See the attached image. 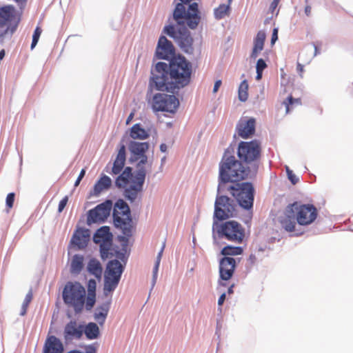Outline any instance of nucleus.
Here are the masks:
<instances>
[{
	"label": "nucleus",
	"mask_w": 353,
	"mask_h": 353,
	"mask_svg": "<svg viewBox=\"0 0 353 353\" xmlns=\"http://www.w3.org/2000/svg\"><path fill=\"white\" fill-rule=\"evenodd\" d=\"M128 148L137 159H141L137 163V173L133 176L132 168L126 167L117 178L115 184L118 188H125V196L128 200L133 201L143 189L146 174L144 165L148 162V157L145 155V153L149 148V144L147 142L140 143L132 141L129 143Z\"/></svg>",
	"instance_id": "obj_1"
},
{
	"label": "nucleus",
	"mask_w": 353,
	"mask_h": 353,
	"mask_svg": "<svg viewBox=\"0 0 353 353\" xmlns=\"http://www.w3.org/2000/svg\"><path fill=\"white\" fill-rule=\"evenodd\" d=\"M168 73L177 87H184L190 82L192 65L181 56L172 59L169 67L165 63H157L150 81V92H152L154 88L160 91L168 90Z\"/></svg>",
	"instance_id": "obj_2"
},
{
	"label": "nucleus",
	"mask_w": 353,
	"mask_h": 353,
	"mask_svg": "<svg viewBox=\"0 0 353 353\" xmlns=\"http://www.w3.org/2000/svg\"><path fill=\"white\" fill-rule=\"evenodd\" d=\"M250 171L229 151H225L219 164V179L223 183H236L247 178Z\"/></svg>",
	"instance_id": "obj_3"
},
{
	"label": "nucleus",
	"mask_w": 353,
	"mask_h": 353,
	"mask_svg": "<svg viewBox=\"0 0 353 353\" xmlns=\"http://www.w3.org/2000/svg\"><path fill=\"white\" fill-rule=\"evenodd\" d=\"M181 3L176 5L173 12L174 19L177 24L183 26L187 25L191 29H195L200 22L201 17L198 9V4L192 3L186 9L185 4L189 3L192 0H180Z\"/></svg>",
	"instance_id": "obj_4"
},
{
	"label": "nucleus",
	"mask_w": 353,
	"mask_h": 353,
	"mask_svg": "<svg viewBox=\"0 0 353 353\" xmlns=\"http://www.w3.org/2000/svg\"><path fill=\"white\" fill-rule=\"evenodd\" d=\"M63 299L68 306L72 307L75 312L82 311L86 304L85 288L79 282H68L63 290Z\"/></svg>",
	"instance_id": "obj_5"
},
{
	"label": "nucleus",
	"mask_w": 353,
	"mask_h": 353,
	"mask_svg": "<svg viewBox=\"0 0 353 353\" xmlns=\"http://www.w3.org/2000/svg\"><path fill=\"white\" fill-rule=\"evenodd\" d=\"M113 219L115 227L120 228L127 236L132 234V219L130 208L122 199L118 200L113 210Z\"/></svg>",
	"instance_id": "obj_6"
},
{
	"label": "nucleus",
	"mask_w": 353,
	"mask_h": 353,
	"mask_svg": "<svg viewBox=\"0 0 353 353\" xmlns=\"http://www.w3.org/2000/svg\"><path fill=\"white\" fill-rule=\"evenodd\" d=\"M19 19L17 17L16 10L12 5L0 8V38L6 34H12L17 30Z\"/></svg>",
	"instance_id": "obj_7"
},
{
	"label": "nucleus",
	"mask_w": 353,
	"mask_h": 353,
	"mask_svg": "<svg viewBox=\"0 0 353 353\" xmlns=\"http://www.w3.org/2000/svg\"><path fill=\"white\" fill-rule=\"evenodd\" d=\"M292 211L300 225H308L312 223L318 215L317 209L312 204H301L296 201L289 204L288 212Z\"/></svg>",
	"instance_id": "obj_8"
},
{
	"label": "nucleus",
	"mask_w": 353,
	"mask_h": 353,
	"mask_svg": "<svg viewBox=\"0 0 353 353\" xmlns=\"http://www.w3.org/2000/svg\"><path fill=\"white\" fill-rule=\"evenodd\" d=\"M229 190L242 208L248 210L252 208L254 190L252 183H237L236 186H230Z\"/></svg>",
	"instance_id": "obj_9"
},
{
	"label": "nucleus",
	"mask_w": 353,
	"mask_h": 353,
	"mask_svg": "<svg viewBox=\"0 0 353 353\" xmlns=\"http://www.w3.org/2000/svg\"><path fill=\"white\" fill-rule=\"evenodd\" d=\"M164 31L169 37L174 39L184 52L193 53V39L187 28L183 27L176 30L174 26H168L165 28Z\"/></svg>",
	"instance_id": "obj_10"
},
{
	"label": "nucleus",
	"mask_w": 353,
	"mask_h": 353,
	"mask_svg": "<svg viewBox=\"0 0 353 353\" xmlns=\"http://www.w3.org/2000/svg\"><path fill=\"white\" fill-rule=\"evenodd\" d=\"M123 270V267L118 260H112L108 263L105 274V294L112 292L117 287Z\"/></svg>",
	"instance_id": "obj_11"
},
{
	"label": "nucleus",
	"mask_w": 353,
	"mask_h": 353,
	"mask_svg": "<svg viewBox=\"0 0 353 353\" xmlns=\"http://www.w3.org/2000/svg\"><path fill=\"white\" fill-rule=\"evenodd\" d=\"M179 105V101L174 95L158 93L153 96L152 107L154 112L174 113Z\"/></svg>",
	"instance_id": "obj_12"
},
{
	"label": "nucleus",
	"mask_w": 353,
	"mask_h": 353,
	"mask_svg": "<svg viewBox=\"0 0 353 353\" xmlns=\"http://www.w3.org/2000/svg\"><path fill=\"white\" fill-rule=\"evenodd\" d=\"M261 143L258 140L241 141L238 148V155L245 162L257 161L261 157Z\"/></svg>",
	"instance_id": "obj_13"
},
{
	"label": "nucleus",
	"mask_w": 353,
	"mask_h": 353,
	"mask_svg": "<svg viewBox=\"0 0 353 353\" xmlns=\"http://www.w3.org/2000/svg\"><path fill=\"white\" fill-rule=\"evenodd\" d=\"M218 232L221 237L238 243H242L245 236L244 228L234 221H226L221 224Z\"/></svg>",
	"instance_id": "obj_14"
},
{
	"label": "nucleus",
	"mask_w": 353,
	"mask_h": 353,
	"mask_svg": "<svg viewBox=\"0 0 353 353\" xmlns=\"http://www.w3.org/2000/svg\"><path fill=\"white\" fill-rule=\"evenodd\" d=\"M235 212L234 201L226 196L216 197L214 204V218L219 221L233 216Z\"/></svg>",
	"instance_id": "obj_15"
},
{
	"label": "nucleus",
	"mask_w": 353,
	"mask_h": 353,
	"mask_svg": "<svg viewBox=\"0 0 353 353\" xmlns=\"http://www.w3.org/2000/svg\"><path fill=\"white\" fill-rule=\"evenodd\" d=\"M93 241L95 243L99 244L101 258H108L112 245V234L110 232V228L103 226L98 229L94 234Z\"/></svg>",
	"instance_id": "obj_16"
},
{
	"label": "nucleus",
	"mask_w": 353,
	"mask_h": 353,
	"mask_svg": "<svg viewBox=\"0 0 353 353\" xmlns=\"http://www.w3.org/2000/svg\"><path fill=\"white\" fill-rule=\"evenodd\" d=\"M112 203L110 201L102 203L94 209L88 211L87 223L88 225L95 223H102L110 215Z\"/></svg>",
	"instance_id": "obj_17"
},
{
	"label": "nucleus",
	"mask_w": 353,
	"mask_h": 353,
	"mask_svg": "<svg viewBox=\"0 0 353 353\" xmlns=\"http://www.w3.org/2000/svg\"><path fill=\"white\" fill-rule=\"evenodd\" d=\"M236 268V261L230 256H225L219 261V276L223 281L230 280Z\"/></svg>",
	"instance_id": "obj_18"
},
{
	"label": "nucleus",
	"mask_w": 353,
	"mask_h": 353,
	"mask_svg": "<svg viewBox=\"0 0 353 353\" xmlns=\"http://www.w3.org/2000/svg\"><path fill=\"white\" fill-rule=\"evenodd\" d=\"M174 48L171 41H168L164 36H161L156 50L159 59H168L174 54Z\"/></svg>",
	"instance_id": "obj_19"
},
{
	"label": "nucleus",
	"mask_w": 353,
	"mask_h": 353,
	"mask_svg": "<svg viewBox=\"0 0 353 353\" xmlns=\"http://www.w3.org/2000/svg\"><path fill=\"white\" fill-rule=\"evenodd\" d=\"M255 119L253 118H242L236 125V131L239 137L248 139L255 132Z\"/></svg>",
	"instance_id": "obj_20"
},
{
	"label": "nucleus",
	"mask_w": 353,
	"mask_h": 353,
	"mask_svg": "<svg viewBox=\"0 0 353 353\" xmlns=\"http://www.w3.org/2000/svg\"><path fill=\"white\" fill-rule=\"evenodd\" d=\"M90 232L88 229L78 228L74 232L70 243L77 249L85 248L90 241Z\"/></svg>",
	"instance_id": "obj_21"
},
{
	"label": "nucleus",
	"mask_w": 353,
	"mask_h": 353,
	"mask_svg": "<svg viewBox=\"0 0 353 353\" xmlns=\"http://www.w3.org/2000/svg\"><path fill=\"white\" fill-rule=\"evenodd\" d=\"M83 332V327L78 325L75 321H70L66 324L64 328V338L66 341L72 340L74 339H80Z\"/></svg>",
	"instance_id": "obj_22"
},
{
	"label": "nucleus",
	"mask_w": 353,
	"mask_h": 353,
	"mask_svg": "<svg viewBox=\"0 0 353 353\" xmlns=\"http://www.w3.org/2000/svg\"><path fill=\"white\" fill-rule=\"evenodd\" d=\"M289 205L286 207L283 215L280 216L279 221L281 227L287 232H294L296 226L294 212H288Z\"/></svg>",
	"instance_id": "obj_23"
},
{
	"label": "nucleus",
	"mask_w": 353,
	"mask_h": 353,
	"mask_svg": "<svg viewBox=\"0 0 353 353\" xmlns=\"http://www.w3.org/2000/svg\"><path fill=\"white\" fill-rule=\"evenodd\" d=\"M63 345L61 341L55 336L47 337L43 349V353H63Z\"/></svg>",
	"instance_id": "obj_24"
},
{
	"label": "nucleus",
	"mask_w": 353,
	"mask_h": 353,
	"mask_svg": "<svg viewBox=\"0 0 353 353\" xmlns=\"http://www.w3.org/2000/svg\"><path fill=\"white\" fill-rule=\"evenodd\" d=\"M125 147L123 144H122L120 146L116 159L114 161L113 166L112 168V174L116 175L121 172L125 165Z\"/></svg>",
	"instance_id": "obj_25"
},
{
	"label": "nucleus",
	"mask_w": 353,
	"mask_h": 353,
	"mask_svg": "<svg viewBox=\"0 0 353 353\" xmlns=\"http://www.w3.org/2000/svg\"><path fill=\"white\" fill-rule=\"evenodd\" d=\"M266 35L264 31L260 30L257 32L254 39V46L251 53V58L256 59L259 54L263 50Z\"/></svg>",
	"instance_id": "obj_26"
},
{
	"label": "nucleus",
	"mask_w": 353,
	"mask_h": 353,
	"mask_svg": "<svg viewBox=\"0 0 353 353\" xmlns=\"http://www.w3.org/2000/svg\"><path fill=\"white\" fill-rule=\"evenodd\" d=\"M97 283L94 279H90L88 283V295L86 298L85 307L90 310L94 306L96 301Z\"/></svg>",
	"instance_id": "obj_27"
},
{
	"label": "nucleus",
	"mask_w": 353,
	"mask_h": 353,
	"mask_svg": "<svg viewBox=\"0 0 353 353\" xmlns=\"http://www.w3.org/2000/svg\"><path fill=\"white\" fill-rule=\"evenodd\" d=\"M87 270L90 274L94 275L97 279H101L103 269L97 259H91L88 262Z\"/></svg>",
	"instance_id": "obj_28"
},
{
	"label": "nucleus",
	"mask_w": 353,
	"mask_h": 353,
	"mask_svg": "<svg viewBox=\"0 0 353 353\" xmlns=\"http://www.w3.org/2000/svg\"><path fill=\"white\" fill-rule=\"evenodd\" d=\"M112 181L109 176L104 175L94 185L93 194L98 195L102 191L108 189L111 185Z\"/></svg>",
	"instance_id": "obj_29"
},
{
	"label": "nucleus",
	"mask_w": 353,
	"mask_h": 353,
	"mask_svg": "<svg viewBox=\"0 0 353 353\" xmlns=\"http://www.w3.org/2000/svg\"><path fill=\"white\" fill-rule=\"evenodd\" d=\"M130 136L133 139H146L149 137L148 132L141 127L139 123L134 124L130 129Z\"/></svg>",
	"instance_id": "obj_30"
},
{
	"label": "nucleus",
	"mask_w": 353,
	"mask_h": 353,
	"mask_svg": "<svg viewBox=\"0 0 353 353\" xmlns=\"http://www.w3.org/2000/svg\"><path fill=\"white\" fill-rule=\"evenodd\" d=\"M83 268V256L75 254L71 261V272L73 274H79Z\"/></svg>",
	"instance_id": "obj_31"
},
{
	"label": "nucleus",
	"mask_w": 353,
	"mask_h": 353,
	"mask_svg": "<svg viewBox=\"0 0 353 353\" xmlns=\"http://www.w3.org/2000/svg\"><path fill=\"white\" fill-rule=\"evenodd\" d=\"M83 332L88 339H95L99 335V327L94 323H88L83 329Z\"/></svg>",
	"instance_id": "obj_32"
},
{
	"label": "nucleus",
	"mask_w": 353,
	"mask_h": 353,
	"mask_svg": "<svg viewBox=\"0 0 353 353\" xmlns=\"http://www.w3.org/2000/svg\"><path fill=\"white\" fill-rule=\"evenodd\" d=\"M109 310V305L103 304V305L98 307L96 310L94 319L101 325H102L108 315Z\"/></svg>",
	"instance_id": "obj_33"
},
{
	"label": "nucleus",
	"mask_w": 353,
	"mask_h": 353,
	"mask_svg": "<svg viewBox=\"0 0 353 353\" xmlns=\"http://www.w3.org/2000/svg\"><path fill=\"white\" fill-rule=\"evenodd\" d=\"M301 99L300 98L295 99L292 95L288 96L283 102V105H284L285 108L286 114H288L295 107L301 105Z\"/></svg>",
	"instance_id": "obj_34"
},
{
	"label": "nucleus",
	"mask_w": 353,
	"mask_h": 353,
	"mask_svg": "<svg viewBox=\"0 0 353 353\" xmlns=\"http://www.w3.org/2000/svg\"><path fill=\"white\" fill-rule=\"evenodd\" d=\"M230 6L229 4H221L214 10V14L216 19H221L229 15Z\"/></svg>",
	"instance_id": "obj_35"
},
{
	"label": "nucleus",
	"mask_w": 353,
	"mask_h": 353,
	"mask_svg": "<svg viewBox=\"0 0 353 353\" xmlns=\"http://www.w3.org/2000/svg\"><path fill=\"white\" fill-rule=\"evenodd\" d=\"M249 85L246 80H243L239 85L238 90L239 99L241 101H247L248 98Z\"/></svg>",
	"instance_id": "obj_36"
},
{
	"label": "nucleus",
	"mask_w": 353,
	"mask_h": 353,
	"mask_svg": "<svg viewBox=\"0 0 353 353\" xmlns=\"http://www.w3.org/2000/svg\"><path fill=\"white\" fill-rule=\"evenodd\" d=\"M165 247V242H163V243L162 245V247L161 248V250L159 251V252L158 253V255L157 256V259H156V262H155V264H154V267L153 268L152 286L154 285V284H155V283L157 281L158 270H159L160 262H161V257H162L163 252Z\"/></svg>",
	"instance_id": "obj_37"
},
{
	"label": "nucleus",
	"mask_w": 353,
	"mask_h": 353,
	"mask_svg": "<svg viewBox=\"0 0 353 353\" xmlns=\"http://www.w3.org/2000/svg\"><path fill=\"white\" fill-rule=\"evenodd\" d=\"M243 249L241 247L226 246L221 250L224 256H235L242 254Z\"/></svg>",
	"instance_id": "obj_38"
},
{
	"label": "nucleus",
	"mask_w": 353,
	"mask_h": 353,
	"mask_svg": "<svg viewBox=\"0 0 353 353\" xmlns=\"http://www.w3.org/2000/svg\"><path fill=\"white\" fill-rule=\"evenodd\" d=\"M267 68V64L263 59H259L257 61L256 69V79L257 81L261 80L262 78L263 71L265 68Z\"/></svg>",
	"instance_id": "obj_39"
},
{
	"label": "nucleus",
	"mask_w": 353,
	"mask_h": 353,
	"mask_svg": "<svg viewBox=\"0 0 353 353\" xmlns=\"http://www.w3.org/2000/svg\"><path fill=\"white\" fill-rule=\"evenodd\" d=\"M41 32H42V30L41 29L40 27L37 26L35 30H34V32L33 33V35H32V44H31V49H33L36 45L38 43V41L39 39V37L41 34Z\"/></svg>",
	"instance_id": "obj_40"
},
{
	"label": "nucleus",
	"mask_w": 353,
	"mask_h": 353,
	"mask_svg": "<svg viewBox=\"0 0 353 353\" xmlns=\"http://www.w3.org/2000/svg\"><path fill=\"white\" fill-rule=\"evenodd\" d=\"M15 194L14 192L9 193L6 199V207L8 211L13 207L14 202Z\"/></svg>",
	"instance_id": "obj_41"
},
{
	"label": "nucleus",
	"mask_w": 353,
	"mask_h": 353,
	"mask_svg": "<svg viewBox=\"0 0 353 353\" xmlns=\"http://www.w3.org/2000/svg\"><path fill=\"white\" fill-rule=\"evenodd\" d=\"M68 202V196H65L59 203L58 212H61Z\"/></svg>",
	"instance_id": "obj_42"
},
{
	"label": "nucleus",
	"mask_w": 353,
	"mask_h": 353,
	"mask_svg": "<svg viewBox=\"0 0 353 353\" xmlns=\"http://www.w3.org/2000/svg\"><path fill=\"white\" fill-rule=\"evenodd\" d=\"M287 174H288V177L289 180L292 182V184L294 185L298 182L299 179L293 173V172L292 170H289V168H287Z\"/></svg>",
	"instance_id": "obj_43"
},
{
	"label": "nucleus",
	"mask_w": 353,
	"mask_h": 353,
	"mask_svg": "<svg viewBox=\"0 0 353 353\" xmlns=\"http://www.w3.org/2000/svg\"><path fill=\"white\" fill-rule=\"evenodd\" d=\"M33 294L32 290H30L28 293L26 294L23 303L22 305H25V307H28L29 304L32 300Z\"/></svg>",
	"instance_id": "obj_44"
},
{
	"label": "nucleus",
	"mask_w": 353,
	"mask_h": 353,
	"mask_svg": "<svg viewBox=\"0 0 353 353\" xmlns=\"http://www.w3.org/2000/svg\"><path fill=\"white\" fill-rule=\"evenodd\" d=\"M85 169H82L81 171L80 172V174H79L77 179L76 180V181L74 183V186L77 187V186L79 185V184L80 183V181H81V179L85 176Z\"/></svg>",
	"instance_id": "obj_45"
},
{
	"label": "nucleus",
	"mask_w": 353,
	"mask_h": 353,
	"mask_svg": "<svg viewBox=\"0 0 353 353\" xmlns=\"http://www.w3.org/2000/svg\"><path fill=\"white\" fill-rule=\"evenodd\" d=\"M278 39V29L274 28L272 34L271 43L274 44Z\"/></svg>",
	"instance_id": "obj_46"
},
{
	"label": "nucleus",
	"mask_w": 353,
	"mask_h": 353,
	"mask_svg": "<svg viewBox=\"0 0 353 353\" xmlns=\"http://www.w3.org/2000/svg\"><path fill=\"white\" fill-rule=\"evenodd\" d=\"M280 1L281 0H273L272 1V2L270 4V9L272 12H273L274 11V10L276 8V7L278 6Z\"/></svg>",
	"instance_id": "obj_47"
},
{
	"label": "nucleus",
	"mask_w": 353,
	"mask_h": 353,
	"mask_svg": "<svg viewBox=\"0 0 353 353\" xmlns=\"http://www.w3.org/2000/svg\"><path fill=\"white\" fill-rule=\"evenodd\" d=\"M221 84H222L221 80H217L215 82L214 85V88H213V92L214 93H216L219 90V89L220 86L221 85Z\"/></svg>",
	"instance_id": "obj_48"
},
{
	"label": "nucleus",
	"mask_w": 353,
	"mask_h": 353,
	"mask_svg": "<svg viewBox=\"0 0 353 353\" xmlns=\"http://www.w3.org/2000/svg\"><path fill=\"white\" fill-rule=\"evenodd\" d=\"M225 300V294L223 293L219 298L218 305L219 306L222 305Z\"/></svg>",
	"instance_id": "obj_49"
},
{
	"label": "nucleus",
	"mask_w": 353,
	"mask_h": 353,
	"mask_svg": "<svg viewBox=\"0 0 353 353\" xmlns=\"http://www.w3.org/2000/svg\"><path fill=\"white\" fill-rule=\"evenodd\" d=\"M311 10H312V8L309 5H307L305 7V14H306V16L309 17L311 14Z\"/></svg>",
	"instance_id": "obj_50"
},
{
	"label": "nucleus",
	"mask_w": 353,
	"mask_h": 353,
	"mask_svg": "<svg viewBox=\"0 0 353 353\" xmlns=\"http://www.w3.org/2000/svg\"><path fill=\"white\" fill-rule=\"evenodd\" d=\"M296 70L301 74L303 72V65L300 63H298Z\"/></svg>",
	"instance_id": "obj_51"
},
{
	"label": "nucleus",
	"mask_w": 353,
	"mask_h": 353,
	"mask_svg": "<svg viewBox=\"0 0 353 353\" xmlns=\"http://www.w3.org/2000/svg\"><path fill=\"white\" fill-rule=\"evenodd\" d=\"M28 307H25V305H22L21 310V312H20V314L21 316H24L26 314Z\"/></svg>",
	"instance_id": "obj_52"
},
{
	"label": "nucleus",
	"mask_w": 353,
	"mask_h": 353,
	"mask_svg": "<svg viewBox=\"0 0 353 353\" xmlns=\"http://www.w3.org/2000/svg\"><path fill=\"white\" fill-rule=\"evenodd\" d=\"M28 307H25V305H22L21 310V312H20V314L21 316H24L26 314Z\"/></svg>",
	"instance_id": "obj_53"
},
{
	"label": "nucleus",
	"mask_w": 353,
	"mask_h": 353,
	"mask_svg": "<svg viewBox=\"0 0 353 353\" xmlns=\"http://www.w3.org/2000/svg\"><path fill=\"white\" fill-rule=\"evenodd\" d=\"M134 112H131L126 120V124L128 125L134 117Z\"/></svg>",
	"instance_id": "obj_54"
},
{
	"label": "nucleus",
	"mask_w": 353,
	"mask_h": 353,
	"mask_svg": "<svg viewBox=\"0 0 353 353\" xmlns=\"http://www.w3.org/2000/svg\"><path fill=\"white\" fill-rule=\"evenodd\" d=\"M234 284H232V285H231L229 287V288H228V293L229 294H233V293H234V291H233V288H234Z\"/></svg>",
	"instance_id": "obj_55"
},
{
	"label": "nucleus",
	"mask_w": 353,
	"mask_h": 353,
	"mask_svg": "<svg viewBox=\"0 0 353 353\" xmlns=\"http://www.w3.org/2000/svg\"><path fill=\"white\" fill-rule=\"evenodd\" d=\"M160 150L163 152H165L167 150V145L165 143L161 144Z\"/></svg>",
	"instance_id": "obj_56"
},
{
	"label": "nucleus",
	"mask_w": 353,
	"mask_h": 353,
	"mask_svg": "<svg viewBox=\"0 0 353 353\" xmlns=\"http://www.w3.org/2000/svg\"><path fill=\"white\" fill-rule=\"evenodd\" d=\"M314 52L313 53L312 57H314L318 53V48L316 45H314Z\"/></svg>",
	"instance_id": "obj_57"
},
{
	"label": "nucleus",
	"mask_w": 353,
	"mask_h": 353,
	"mask_svg": "<svg viewBox=\"0 0 353 353\" xmlns=\"http://www.w3.org/2000/svg\"><path fill=\"white\" fill-rule=\"evenodd\" d=\"M5 56V52L3 50L0 51V59H2Z\"/></svg>",
	"instance_id": "obj_58"
},
{
	"label": "nucleus",
	"mask_w": 353,
	"mask_h": 353,
	"mask_svg": "<svg viewBox=\"0 0 353 353\" xmlns=\"http://www.w3.org/2000/svg\"><path fill=\"white\" fill-rule=\"evenodd\" d=\"M17 3H20L22 0H14Z\"/></svg>",
	"instance_id": "obj_59"
},
{
	"label": "nucleus",
	"mask_w": 353,
	"mask_h": 353,
	"mask_svg": "<svg viewBox=\"0 0 353 353\" xmlns=\"http://www.w3.org/2000/svg\"><path fill=\"white\" fill-rule=\"evenodd\" d=\"M232 1V0H228V4H229V5L230 6Z\"/></svg>",
	"instance_id": "obj_60"
},
{
	"label": "nucleus",
	"mask_w": 353,
	"mask_h": 353,
	"mask_svg": "<svg viewBox=\"0 0 353 353\" xmlns=\"http://www.w3.org/2000/svg\"><path fill=\"white\" fill-rule=\"evenodd\" d=\"M220 285H225V284L222 283L221 281L219 282Z\"/></svg>",
	"instance_id": "obj_61"
}]
</instances>
